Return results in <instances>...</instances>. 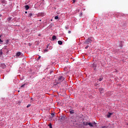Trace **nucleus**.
<instances>
[{
    "mask_svg": "<svg viewBox=\"0 0 128 128\" xmlns=\"http://www.w3.org/2000/svg\"><path fill=\"white\" fill-rule=\"evenodd\" d=\"M94 40V37L92 36L89 37L88 39L86 40H85V42H84V44H92Z\"/></svg>",
    "mask_w": 128,
    "mask_h": 128,
    "instance_id": "nucleus-1",
    "label": "nucleus"
},
{
    "mask_svg": "<svg viewBox=\"0 0 128 128\" xmlns=\"http://www.w3.org/2000/svg\"><path fill=\"white\" fill-rule=\"evenodd\" d=\"M63 80H64V78L62 76H60L58 82H63Z\"/></svg>",
    "mask_w": 128,
    "mask_h": 128,
    "instance_id": "nucleus-2",
    "label": "nucleus"
},
{
    "mask_svg": "<svg viewBox=\"0 0 128 128\" xmlns=\"http://www.w3.org/2000/svg\"><path fill=\"white\" fill-rule=\"evenodd\" d=\"M64 120H66V117H64V116H62L60 118V122H64Z\"/></svg>",
    "mask_w": 128,
    "mask_h": 128,
    "instance_id": "nucleus-3",
    "label": "nucleus"
},
{
    "mask_svg": "<svg viewBox=\"0 0 128 128\" xmlns=\"http://www.w3.org/2000/svg\"><path fill=\"white\" fill-rule=\"evenodd\" d=\"M88 126H89L90 128H94V124L92 122H88Z\"/></svg>",
    "mask_w": 128,
    "mask_h": 128,
    "instance_id": "nucleus-4",
    "label": "nucleus"
},
{
    "mask_svg": "<svg viewBox=\"0 0 128 128\" xmlns=\"http://www.w3.org/2000/svg\"><path fill=\"white\" fill-rule=\"evenodd\" d=\"M112 113L111 112H108V114H107V118H110V116H112Z\"/></svg>",
    "mask_w": 128,
    "mask_h": 128,
    "instance_id": "nucleus-5",
    "label": "nucleus"
},
{
    "mask_svg": "<svg viewBox=\"0 0 128 128\" xmlns=\"http://www.w3.org/2000/svg\"><path fill=\"white\" fill-rule=\"evenodd\" d=\"M22 54L21 52H18L16 54V56H20Z\"/></svg>",
    "mask_w": 128,
    "mask_h": 128,
    "instance_id": "nucleus-6",
    "label": "nucleus"
},
{
    "mask_svg": "<svg viewBox=\"0 0 128 128\" xmlns=\"http://www.w3.org/2000/svg\"><path fill=\"white\" fill-rule=\"evenodd\" d=\"M30 8V6H28V5H26L25 6V9L26 10H28Z\"/></svg>",
    "mask_w": 128,
    "mask_h": 128,
    "instance_id": "nucleus-7",
    "label": "nucleus"
},
{
    "mask_svg": "<svg viewBox=\"0 0 128 128\" xmlns=\"http://www.w3.org/2000/svg\"><path fill=\"white\" fill-rule=\"evenodd\" d=\"M56 39V36H53L52 37V40H54Z\"/></svg>",
    "mask_w": 128,
    "mask_h": 128,
    "instance_id": "nucleus-8",
    "label": "nucleus"
},
{
    "mask_svg": "<svg viewBox=\"0 0 128 128\" xmlns=\"http://www.w3.org/2000/svg\"><path fill=\"white\" fill-rule=\"evenodd\" d=\"M58 44H60V46H62V41H60V40H59V41H58Z\"/></svg>",
    "mask_w": 128,
    "mask_h": 128,
    "instance_id": "nucleus-9",
    "label": "nucleus"
},
{
    "mask_svg": "<svg viewBox=\"0 0 128 128\" xmlns=\"http://www.w3.org/2000/svg\"><path fill=\"white\" fill-rule=\"evenodd\" d=\"M88 122H83V124L84 126H88Z\"/></svg>",
    "mask_w": 128,
    "mask_h": 128,
    "instance_id": "nucleus-10",
    "label": "nucleus"
},
{
    "mask_svg": "<svg viewBox=\"0 0 128 128\" xmlns=\"http://www.w3.org/2000/svg\"><path fill=\"white\" fill-rule=\"evenodd\" d=\"M28 16L29 18H32V13L29 14L28 15Z\"/></svg>",
    "mask_w": 128,
    "mask_h": 128,
    "instance_id": "nucleus-11",
    "label": "nucleus"
},
{
    "mask_svg": "<svg viewBox=\"0 0 128 128\" xmlns=\"http://www.w3.org/2000/svg\"><path fill=\"white\" fill-rule=\"evenodd\" d=\"M99 90L100 92H102L103 90H104V88H100L99 89Z\"/></svg>",
    "mask_w": 128,
    "mask_h": 128,
    "instance_id": "nucleus-12",
    "label": "nucleus"
},
{
    "mask_svg": "<svg viewBox=\"0 0 128 128\" xmlns=\"http://www.w3.org/2000/svg\"><path fill=\"white\" fill-rule=\"evenodd\" d=\"M70 114H74V110L70 111Z\"/></svg>",
    "mask_w": 128,
    "mask_h": 128,
    "instance_id": "nucleus-13",
    "label": "nucleus"
},
{
    "mask_svg": "<svg viewBox=\"0 0 128 128\" xmlns=\"http://www.w3.org/2000/svg\"><path fill=\"white\" fill-rule=\"evenodd\" d=\"M12 20V17H10L9 18H8V22H10V20Z\"/></svg>",
    "mask_w": 128,
    "mask_h": 128,
    "instance_id": "nucleus-14",
    "label": "nucleus"
},
{
    "mask_svg": "<svg viewBox=\"0 0 128 128\" xmlns=\"http://www.w3.org/2000/svg\"><path fill=\"white\" fill-rule=\"evenodd\" d=\"M54 19H55V20H58V16H56L54 17Z\"/></svg>",
    "mask_w": 128,
    "mask_h": 128,
    "instance_id": "nucleus-15",
    "label": "nucleus"
},
{
    "mask_svg": "<svg viewBox=\"0 0 128 128\" xmlns=\"http://www.w3.org/2000/svg\"><path fill=\"white\" fill-rule=\"evenodd\" d=\"M2 56V52L0 50V56Z\"/></svg>",
    "mask_w": 128,
    "mask_h": 128,
    "instance_id": "nucleus-16",
    "label": "nucleus"
},
{
    "mask_svg": "<svg viewBox=\"0 0 128 128\" xmlns=\"http://www.w3.org/2000/svg\"><path fill=\"white\" fill-rule=\"evenodd\" d=\"M51 116H52V118H54V114L52 113Z\"/></svg>",
    "mask_w": 128,
    "mask_h": 128,
    "instance_id": "nucleus-17",
    "label": "nucleus"
},
{
    "mask_svg": "<svg viewBox=\"0 0 128 128\" xmlns=\"http://www.w3.org/2000/svg\"><path fill=\"white\" fill-rule=\"evenodd\" d=\"M30 106H32L30 104H28L26 106V108H30Z\"/></svg>",
    "mask_w": 128,
    "mask_h": 128,
    "instance_id": "nucleus-18",
    "label": "nucleus"
},
{
    "mask_svg": "<svg viewBox=\"0 0 128 128\" xmlns=\"http://www.w3.org/2000/svg\"><path fill=\"white\" fill-rule=\"evenodd\" d=\"M40 58H42V56H39L38 58H37V60H40Z\"/></svg>",
    "mask_w": 128,
    "mask_h": 128,
    "instance_id": "nucleus-19",
    "label": "nucleus"
},
{
    "mask_svg": "<svg viewBox=\"0 0 128 128\" xmlns=\"http://www.w3.org/2000/svg\"><path fill=\"white\" fill-rule=\"evenodd\" d=\"M0 38H2V36H0V42H2V39H0Z\"/></svg>",
    "mask_w": 128,
    "mask_h": 128,
    "instance_id": "nucleus-20",
    "label": "nucleus"
},
{
    "mask_svg": "<svg viewBox=\"0 0 128 128\" xmlns=\"http://www.w3.org/2000/svg\"><path fill=\"white\" fill-rule=\"evenodd\" d=\"M2 66H4L3 68H6V64H2Z\"/></svg>",
    "mask_w": 128,
    "mask_h": 128,
    "instance_id": "nucleus-21",
    "label": "nucleus"
},
{
    "mask_svg": "<svg viewBox=\"0 0 128 128\" xmlns=\"http://www.w3.org/2000/svg\"><path fill=\"white\" fill-rule=\"evenodd\" d=\"M50 128H52V124H49Z\"/></svg>",
    "mask_w": 128,
    "mask_h": 128,
    "instance_id": "nucleus-22",
    "label": "nucleus"
},
{
    "mask_svg": "<svg viewBox=\"0 0 128 128\" xmlns=\"http://www.w3.org/2000/svg\"><path fill=\"white\" fill-rule=\"evenodd\" d=\"M102 78H100L98 80H99V82H102Z\"/></svg>",
    "mask_w": 128,
    "mask_h": 128,
    "instance_id": "nucleus-23",
    "label": "nucleus"
},
{
    "mask_svg": "<svg viewBox=\"0 0 128 128\" xmlns=\"http://www.w3.org/2000/svg\"><path fill=\"white\" fill-rule=\"evenodd\" d=\"M26 86V84H24L23 85L21 86L20 88H24Z\"/></svg>",
    "mask_w": 128,
    "mask_h": 128,
    "instance_id": "nucleus-24",
    "label": "nucleus"
},
{
    "mask_svg": "<svg viewBox=\"0 0 128 128\" xmlns=\"http://www.w3.org/2000/svg\"><path fill=\"white\" fill-rule=\"evenodd\" d=\"M92 124H93V126H94V124H96V122H93Z\"/></svg>",
    "mask_w": 128,
    "mask_h": 128,
    "instance_id": "nucleus-25",
    "label": "nucleus"
},
{
    "mask_svg": "<svg viewBox=\"0 0 128 128\" xmlns=\"http://www.w3.org/2000/svg\"><path fill=\"white\" fill-rule=\"evenodd\" d=\"M2 4H4V2H5L4 0H2Z\"/></svg>",
    "mask_w": 128,
    "mask_h": 128,
    "instance_id": "nucleus-26",
    "label": "nucleus"
},
{
    "mask_svg": "<svg viewBox=\"0 0 128 128\" xmlns=\"http://www.w3.org/2000/svg\"><path fill=\"white\" fill-rule=\"evenodd\" d=\"M85 48H88V46H86V47H85Z\"/></svg>",
    "mask_w": 128,
    "mask_h": 128,
    "instance_id": "nucleus-27",
    "label": "nucleus"
},
{
    "mask_svg": "<svg viewBox=\"0 0 128 128\" xmlns=\"http://www.w3.org/2000/svg\"><path fill=\"white\" fill-rule=\"evenodd\" d=\"M44 52H48V50L46 49V50H44Z\"/></svg>",
    "mask_w": 128,
    "mask_h": 128,
    "instance_id": "nucleus-28",
    "label": "nucleus"
},
{
    "mask_svg": "<svg viewBox=\"0 0 128 128\" xmlns=\"http://www.w3.org/2000/svg\"><path fill=\"white\" fill-rule=\"evenodd\" d=\"M40 14L42 16H44V13H41Z\"/></svg>",
    "mask_w": 128,
    "mask_h": 128,
    "instance_id": "nucleus-29",
    "label": "nucleus"
},
{
    "mask_svg": "<svg viewBox=\"0 0 128 128\" xmlns=\"http://www.w3.org/2000/svg\"><path fill=\"white\" fill-rule=\"evenodd\" d=\"M73 0V4L76 2V0Z\"/></svg>",
    "mask_w": 128,
    "mask_h": 128,
    "instance_id": "nucleus-30",
    "label": "nucleus"
},
{
    "mask_svg": "<svg viewBox=\"0 0 128 128\" xmlns=\"http://www.w3.org/2000/svg\"><path fill=\"white\" fill-rule=\"evenodd\" d=\"M71 32L70 31H68V34H70Z\"/></svg>",
    "mask_w": 128,
    "mask_h": 128,
    "instance_id": "nucleus-31",
    "label": "nucleus"
},
{
    "mask_svg": "<svg viewBox=\"0 0 128 128\" xmlns=\"http://www.w3.org/2000/svg\"><path fill=\"white\" fill-rule=\"evenodd\" d=\"M25 14H28V12H25Z\"/></svg>",
    "mask_w": 128,
    "mask_h": 128,
    "instance_id": "nucleus-32",
    "label": "nucleus"
},
{
    "mask_svg": "<svg viewBox=\"0 0 128 128\" xmlns=\"http://www.w3.org/2000/svg\"><path fill=\"white\" fill-rule=\"evenodd\" d=\"M0 18H2V14H0Z\"/></svg>",
    "mask_w": 128,
    "mask_h": 128,
    "instance_id": "nucleus-33",
    "label": "nucleus"
},
{
    "mask_svg": "<svg viewBox=\"0 0 128 128\" xmlns=\"http://www.w3.org/2000/svg\"><path fill=\"white\" fill-rule=\"evenodd\" d=\"M50 72V74H52V71Z\"/></svg>",
    "mask_w": 128,
    "mask_h": 128,
    "instance_id": "nucleus-34",
    "label": "nucleus"
},
{
    "mask_svg": "<svg viewBox=\"0 0 128 128\" xmlns=\"http://www.w3.org/2000/svg\"><path fill=\"white\" fill-rule=\"evenodd\" d=\"M18 92H20V90H18Z\"/></svg>",
    "mask_w": 128,
    "mask_h": 128,
    "instance_id": "nucleus-35",
    "label": "nucleus"
},
{
    "mask_svg": "<svg viewBox=\"0 0 128 128\" xmlns=\"http://www.w3.org/2000/svg\"><path fill=\"white\" fill-rule=\"evenodd\" d=\"M31 100H32V98H31Z\"/></svg>",
    "mask_w": 128,
    "mask_h": 128,
    "instance_id": "nucleus-36",
    "label": "nucleus"
}]
</instances>
